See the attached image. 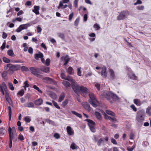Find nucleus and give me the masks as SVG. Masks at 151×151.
I'll return each instance as SVG.
<instances>
[{
	"instance_id": "nucleus-49",
	"label": "nucleus",
	"mask_w": 151,
	"mask_h": 151,
	"mask_svg": "<svg viewBox=\"0 0 151 151\" xmlns=\"http://www.w3.org/2000/svg\"><path fill=\"white\" fill-rule=\"evenodd\" d=\"M52 102L54 106L56 108L59 109H60V107L58 105V104L56 102L53 101H52Z\"/></svg>"
},
{
	"instance_id": "nucleus-3",
	"label": "nucleus",
	"mask_w": 151,
	"mask_h": 151,
	"mask_svg": "<svg viewBox=\"0 0 151 151\" xmlns=\"http://www.w3.org/2000/svg\"><path fill=\"white\" fill-rule=\"evenodd\" d=\"M69 81L71 82V86L74 92L77 95L79 93L80 89L81 88V86L76 84L75 81L73 79L68 80Z\"/></svg>"
},
{
	"instance_id": "nucleus-42",
	"label": "nucleus",
	"mask_w": 151,
	"mask_h": 151,
	"mask_svg": "<svg viewBox=\"0 0 151 151\" xmlns=\"http://www.w3.org/2000/svg\"><path fill=\"white\" fill-rule=\"evenodd\" d=\"M24 92V89H22L18 92L17 93V95H19L20 96H22L23 95Z\"/></svg>"
},
{
	"instance_id": "nucleus-21",
	"label": "nucleus",
	"mask_w": 151,
	"mask_h": 151,
	"mask_svg": "<svg viewBox=\"0 0 151 151\" xmlns=\"http://www.w3.org/2000/svg\"><path fill=\"white\" fill-rule=\"evenodd\" d=\"M62 83L66 88H68L71 86L70 84L67 81H64L62 82Z\"/></svg>"
},
{
	"instance_id": "nucleus-38",
	"label": "nucleus",
	"mask_w": 151,
	"mask_h": 151,
	"mask_svg": "<svg viewBox=\"0 0 151 151\" xmlns=\"http://www.w3.org/2000/svg\"><path fill=\"white\" fill-rule=\"evenodd\" d=\"M8 109L9 111V121H10L11 119L12 116V109L11 107L9 106H8Z\"/></svg>"
},
{
	"instance_id": "nucleus-39",
	"label": "nucleus",
	"mask_w": 151,
	"mask_h": 151,
	"mask_svg": "<svg viewBox=\"0 0 151 151\" xmlns=\"http://www.w3.org/2000/svg\"><path fill=\"white\" fill-rule=\"evenodd\" d=\"M13 132H12V139L14 141L16 142L17 140V137H15L14 136V133L16 132L15 130H13L12 131Z\"/></svg>"
},
{
	"instance_id": "nucleus-37",
	"label": "nucleus",
	"mask_w": 151,
	"mask_h": 151,
	"mask_svg": "<svg viewBox=\"0 0 151 151\" xmlns=\"http://www.w3.org/2000/svg\"><path fill=\"white\" fill-rule=\"evenodd\" d=\"M22 18L21 17H17L14 19H13L12 21V22L14 23L17 21L20 22L22 20Z\"/></svg>"
},
{
	"instance_id": "nucleus-53",
	"label": "nucleus",
	"mask_w": 151,
	"mask_h": 151,
	"mask_svg": "<svg viewBox=\"0 0 151 151\" xmlns=\"http://www.w3.org/2000/svg\"><path fill=\"white\" fill-rule=\"evenodd\" d=\"M24 88L25 90H26V88L28 87L29 86V85L28 83V81H26L24 83Z\"/></svg>"
},
{
	"instance_id": "nucleus-14",
	"label": "nucleus",
	"mask_w": 151,
	"mask_h": 151,
	"mask_svg": "<svg viewBox=\"0 0 151 151\" xmlns=\"http://www.w3.org/2000/svg\"><path fill=\"white\" fill-rule=\"evenodd\" d=\"M83 106L86 109L89 111L91 110L90 107L89 105L86 102H83Z\"/></svg>"
},
{
	"instance_id": "nucleus-20",
	"label": "nucleus",
	"mask_w": 151,
	"mask_h": 151,
	"mask_svg": "<svg viewBox=\"0 0 151 151\" xmlns=\"http://www.w3.org/2000/svg\"><path fill=\"white\" fill-rule=\"evenodd\" d=\"M0 89L2 88V89H3L5 91H8L7 86L4 82H2V86L0 84Z\"/></svg>"
},
{
	"instance_id": "nucleus-2",
	"label": "nucleus",
	"mask_w": 151,
	"mask_h": 151,
	"mask_svg": "<svg viewBox=\"0 0 151 151\" xmlns=\"http://www.w3.org/2000/svg\"><path fill=\"white\" fill-rule=\"evenodd\" d=\"M89 96L90 98L88 100L89 103L93 107H96L97 106V103L98 102L94 95L93 93H90Z\"/></svg>"
},
{
	"instance_id": "nucleus-12",
	"label": "nucleus",
	"mask_w": 151,
	"mask_h": 151,
	"mask_svg": "<svg viewBox=\"0 0 151 151\" xmlns=\"http://www.w3.org/2000/svg\"><path fill=\"white\" fill-rule=\"evenodd\" d=\"M40 69V71H42L46 73H49L50 71V68L45 66H42Z\"/></svg>"
},
{
	"instance_id": "nucleus-11",
	"label": "nucleus",
	"mask_w": 151,
	"mask_h": 151,
	"mask_svg": "<svg viewBox=\"0 0 151 151\" xmlns=\"http://www.w3.org/2000/svg\"><path fill=\"white\" fill-rule=\"evenodd\" d=\"M12 129L10 127H9L8 129V131L9 134V147L10 148H11L12 147Z\"/></svg>"
},
{
	"instance_id": "nucleus-35",
	"label": "nucleus",
	"mask_w": 151,
	"mask_h": 151,
	"mask_svg": "<svg viewBox=\"0 0 151 151\" xmlns=\"http://www.w3.org/2000/svg\"><path fill=\"white\" fill-rule=\"evenodd\" d=\"M146 113L149 116L151 115V106H149L147 108Z\"/></svg>"
},
{
	"instance_id": "nucleus-32",
	"label": "nucleus",
	"mask_w": 151,
	"mask_h": 151,
	"mask_svg": "<svg viewBox=\"0 0 151 151\" xmlns=\"http://www.w3.org/2000/svg\"><path fill=\"white\" fill-rule=\"evenodd\" d=\"M111 98L114 101H116L119 100V98L118 96L113 93H112Z\"/></svg>"
},
{
	"instance_id": "nucleus-55",
	"label": "nucleus",
	"mask_w": 151,
	"mask_h": 151,
	"mask_svg": "<svg viewBox=\"0 0 151 151\" xmlns=\"http://www.w3.org/2000/svg\"><path fill=\"white\" fill-rule=\"evenodd\" d=\"M81 68L79 67L77 69V74L78 76H81Z\"/></svg>"
},
{
	"instance_id": "nucleus-26",
	"label": "nucleus",
	"mask_w": 151,
	"mask_h": 151,
	"mask_svg": "<svg viewBox=\"0 0 151 151\" xmlns=\"http://www.w3.org/2000/svg\"><path fill=\"white\" fill-rule=\"evenodd\" d=\"M42 102L43 100L42 99H40L35 101L34 102V103L36 105L39 106L42 103Z\"/></svg>"
},
{
	"instance_id": "nucleus-5",
	"label": "nucleus",
	"mask_w": 151,
	"mask_h": 151,
	"mask_svg": "<svg viewBox=\"0 0 151 151\" xmlns=\"http://www.w3.org/2000/svg\"><path fill=\"white\" fill-rule=\"evenodd\" d=\"M129 14V11H122L117 17V19L119 20H123L127 17Z\"/></svg>"
},
{
	"instance_id": "nucleus-22",
	"label": "nucleus",
	"mask_w": 151,
	"mask_h": 151,
	"mask_svg": "<svg viewBox=\"0 0 151 151\" xmlns=\"http://www.w3.org/2000/svg\"><path fill=\"white\" fill-rule=\"evenodd\" d=\"M133 101L134 103L138 106H140L142 104L141 101L140 99H134Z\"/></svg>"
},
{
	"instance_id": "nucleus-13",
	"label": "nucleus",
	"mask_w": 151,
	"mask_h": 151,
	"mask_svg": "<svg viewBox=\"0 0 151 151\" xmlns=\"http://www.w3.org/2000/svg\"><path fill=\"white\" fill-rule=\"evenodd\" d=\"M68 134L70 135H72L74 134V131L72 129L70 126H68L66 128Z\"/></svg>"
},
{
	"instance_id": "nucleus-29",
	"label": "nucleus",
	"mask_w": 151,
	"mask_h": 151,
	"mask_svg": "<svg viewBox=\"0 0 151 151\" xmlns=\"http://www.w3.org/2000/svg\"><path fill=\"white\" fill-rule=\"evenodd\" d=\"M62 59L63 60L65 61V63L64 64V65H67V63L70 60V59L68 58V56L67 55L65 57H63Z\"/></svg>"
},
{
	"instance_id": "nucleus-34",
	"label": "nucleus",
	"mask_w": 151,
	"mask_h": 151,
	"mask_svg": "<svg viewBox=\"0 0 151 151\" xmlns=\"http://www.w3.org/2000/svg\"><path fill=\"white\" fill-rule=\"evenodd\" d=\"M71 112L73 114L76 116L77 117H78L79 118H82V116L81 114H79L75 111H71Z\"/></svg>"
},
{
	"instance_id": "nucleus-25",
	"label": "nucleus",
	"mask_w": 151,
	"mask_h": 151,
	"mask_svg": "<svg viewBox=\"0 0 151 151\" xmlns=\"http://www.w3.org/2000/svg\"><path fill=\"white\" fill-rule=\"evenodd\" d=\"M24 106L28 108H33L34 107V104L32 102L26 103L24 104Z\"/></svg>"
},
{
	"instance_id": "nucleus-24",
	"label": "nucleus",
	"mask_w": 151,
	"mask_h": 151,
	"mask_svg": "<svg viewBox=\"0 0 151 151\" xmlns=\"http://www.w3.org/2000/svg\"><path fill=\"white\" fill-rule=\"evenodd\" d=\"M128 76L130 78L133 80H136L137 79V77L133 73H129L128 74Z\"/></svg>"
},
{
	"instance_id": "nucleus-33",
	"label": "nucleus",
	"mask_w": 151,
	"mask_h": 151,
	"mask_svg": "<svg viewBox=\"0 0 151 151\" xmlns=\"http://www.w3.org/2000/svg\"><path fill=\"white\" fill-rule=\"evenodd\" d=\"M106 112L107 114L113 116H116L114 112L109 110H106Z\"/></svg>"
},
{
	"instance_id": "nucleus-8",
	"label": "nucleus",
	"mask_w": 151,
	"mask_h": 151,
	"mask_svg": "<svg viewBox=\"0 0 151 151\" xmlns=\"http://www.w3.org/2000/svg\"><path fill=\"white\" fill-rule=\"evenodd\" d=\"M19 69V68L16 65H12L11 64V65L9 66V70H7L8 72L11 71L14 72L18 70Z\"/></svg>"
},
{
	"instance_id": "nucleus-10",
	"label": "nucleus",
	"mask_w": 151,
	"mask_h": 151,
	"mask_svg": "<svg viewBox=\"0 0 151 151\" xmlns=\"http://www.w3.org/2000/svg\"><path fill=\"white\" fill-rule=\"evenodd\" d=\"M101 74L103 77L105 78L107 76V73L106 71V68L105 66H103L101 68Z\"/></svg>"
},
{
	"instance_id": "nucleus-17",
	"label": "nucleus",
	"mask_w": 151,
	"mask_h": 151,
	"mask_svg": "<svg viewBox=\"0 0 151 151\" xmlns=\"http://www.w3.org/2000/svg\"><path fill=\"white\" fill-rule=\"evenodd\" d=\"M42 57H43V55L40 51L38 53L36 54L35 55V58L36 60H38V58H41Z\"/></svg>"
},
{
	"instance_id": "nucleus-6",
	"label": "nucleus",
	"mask_w": 151,
	"mask_h": 151,
	"mask_svg": "<svg viewBox=\"0 0 151 151\" xmlns=\"http://www.w3.org/2000/svg\"><path fill=\"white\" fill-rule=\"evenodd\" d=\"M44 82L56 85V82L52 78L48 77H45L42 78Z\"/></svg>"
},
{
	"instance_id": "nucleus-27",
	"label": "nucleus",
	"mask_w": 151,
	"mask_h": 151,
	"mask_svg": "<svg viewBox=\"0 0 151 151\" xmlns=\"http://www.w3.org/2000/svg\"><path fill=\"white\" fill-rule=\"evenodd\" d=\"M65 93L64 92H62L60 95L59 99L58 102H60L63 100L65 97Z\"/></svg>"
},
{
	"instance_id": "nucleus-45",
	"label": "nucleus",
	"mask_w": 151,
	"mask_h": 151,
	"mask_svg": "<svg viewBox=\"0 0 151 151\" xmlns=\"http://www.w3.org/2000/svg\"><path fill=\"white\" fill-rule=\"evenodd\" d=\"M8 86L9 88L12 91L14 90V88L13 86V85L11 83L9 82L8 83Z\"/></svg>"
},
{
	"instance_id": "nucleus-64",
	"label": "nucleus",
	"mask_w": 151,
	"mask_h": 151,
	"mask_svg": "<svg viewBox=\"0 0 151 151\" xmlns=\"http://www.w3.org/2000/svg\"><path fill=\"white\" fill-rule=\"evenodd\" d=\"M7 72H8L7 71H4L2 73V76L3 78H4L7 75Z\"/></svg>"
},
{
	"instance_id": "nucleus-16",
	"label": "nucleus",
	"mask_w": 151,
	"mask_h": 151,
	"mask_svg": "<svg viewBox=\"0 0 151 151\" xmlns=\"http://www.w3.org/2000/svg\"><path fill=\"white\" fill-rule=\"evenodd\" d=\"M69 1L70 0H63L62 1H60L59 6L58 7V9H59L60 8H62V7L63 6V3H67L69 2Z\"/></svg>"
},
{
	"instance_id": "nucleus-44",
	"label": "nucleus",
	"mask_w": 151,
	"mask_h": 151,
	"mask_svg": "<svg viewBox=\"0 0 151 151\" xmlns=\"http://www.w3.org/2000/svg\"><path fill=\"white\" fill-rule=\"evenodd\" d=\"M7 53L8 55L10 56H13L14 55V53L12 50H8Z\"/></svg>"
},
{
	"instance_id": "nucleus-47",
	"label": "nucleus",
	"mask_w": 151,
	"mask_h": 151,
	"mask_svg": "<svg viewBox=\"0 0 151 151\" xmlns=\"http://www.w3.org/2000/svg\"><path fill=\"white\" fill-rule=\"evenodd\" d=\"M33 87L35 89L37 90L39 93H42V91L40 90L39 87L37 86L36 85H34Z\"/></svg>"
},
{
	"instance_id": "nucleus-57",
	"label": "nucleus",
	"mask_w": 151,
	"mask_h": 151,
	"mask_svg": "<svg viewBox=\"0 0 151 151\" xmlns=\"http://www.w3.org/2000/svg\"><path fill=\"white\" fill-rule=\"evenodd\" d=\"M45 121L47 122L49 124H54V122L50 120L49 119H46Z\"/></svg>"
},
{
	"instance_id": "nucleus-48",
	"label": "nucleus",
	"mask_w": 151,
	"mask_h": 151,
	"mask_svg": "<svg viewBox=\"0 0 151 151\" xmlns=\"http://www.w3.org/2000/svg\"><path fill=\"white\" fill-rule=\"evenodd\" d=\"M80 20V17H78L74 22V25L76 26H78Z\"/></svg>"
},
{
	"instance_id": "nucleus-46",
	"label": "nucleus",
	"mask_w": 151,
	"mask_h": 151,
	"mask_svg": "<svg viewBox=\"0 0 151 151\" xmlns=\"http://www.w3.org/2000/svg\"><path fill=\"white\" fill-rule=\"evenodd\" d=\"M95 126V125H93L89 127L90 130L92 132L94 133L96 131Z\"/></svg>"
},
{
	"instance_id": "nucleus-52",
	"label": "nucleus",
	"mask_w": 151,
	"mask_h": 151,
	"mask_svg": "<svg viewBox=\"0 0 151 151\" xmlns=\"http://www.w3.org/2000/svg\"><path fill=\"white\" fill-rule=\"evenodd\" d=\"M68 102V99H66L62 103V105L63 107H65L67 104Z\"/></svg>"
},
{
	"instance_id": "nucleus-31",
	"label": "nucleus",
	"mask_w": 151,
	"mask_h": 151,
	"mask_svg": "<svg viewBox=\"0 0 151 151\" xmlns=\"http://www.w3.org/2000/svg\"><path fill=\"white\" fill-rule=\"evenodd\" d=\"M29 24H22L20 25V26L21 27V28L22 29V30H23L24 29H27L28 27L29 26Z\"/></svg>"
},
{
	"instance_id": "nucleus-4",
	"label": "nucleus",
	"mask_w": 151,
	"mask_h": 151,
	"mask_svg": "<svg viewBox=\"0 0 151 151\" xmlns=\"http://www.w3.org/2000/svg\"><path fill=\"white\" fill-rule=\"evenodd\" d=\"M29 70L31 73L35 76L39 78H40L42 76L39 74L41 73L40 69L39 68L35 67H31Z\"/></svg>"
},
{
	"instance_id": "nucleus-19",
	"label": "nucleus",
	"mask_w": 151,
	"mask_h": 151,
	"mask_svg": "<svg viewBox=\"0 0 151 151\" xmlns=\"http://www.w3.org/2000/svg\"><path fill=\"white\" fill-rule=\"evenodd\" d=\"M105 117L107 119L109 120L112 122H115L117 121L116 119L114 117V116L111 117L110 116H108L106 115V114L105 115Z\"/></svg>"
},
{
	"instance_id": "nucleus-15",
	"label": "nucleus",
	"mask_w": 151,
	"mask_h": 151,
	"mask_svg": "<svg viewBox=\"0 0 151 151\" xmlns=\"http://www.w3.org/2000/svg\"><path fill=\"white\" fill-rule=\"evenodd\" d=\"M40 8V7L39 6H34V9L32 10V12L37 15L39 14H40L39 11Z\"/></svg>"
},
{
	"instance_id": "nucleus-59",
	"label": "nucleus",
	"mask_w": 151,
	"mask_h": 151,
	"mask_svg": "<svg viewBox=\"0 0 151 151\" xmlns=\"http://www.w3.org/2000/svg\"><path fill=\"white\" fill-rule=\"evenodd\" d=\"M50 60L49 58L47 59L45 61V65L47 66H48L50 64Z\"/></svg>"
},
{
	"instance_id": "nucleus-40",
	"label": "nucleus",
	"mask_w": 151,
	"mask_h": 151,
	"mask_svg": "<svg viewBox=\"0 0 151 151\" xmlns=\"http://www.w3.org/2000/svg\"><path fill=\"white\" fill-rule=\"evenodd\" d=\"M67 71L69 74H71L73 72V69L70 66L68 69H67Z\"/></svg>"
},
{
	"instance_id": "nucleus-54",
	"label": "nucleus",
	"mask_w": 151,
	"mask_h": 151,
	"mask_svg": "<svg viewBox=\"0 0 151 151\" xmlns=\"http://www.w3.org/2000/svg\"><path fill=\"white\" fill-rule=\"evenodd\" d=\"M24 120L26 122L29 123L30 122L31 119L30 118V117L29 116H27L24 118Z\"/></svg>"
},
{
	"instance_id": "nucleus-62",
	"label": "nucleus",
	"mask_w": 151,
	"mask_h": 151,
	"mask_svg": "<svg viewBox=\"0 0 151 151\" xmlns=\"http://www.w3.org/2000/svg\"><path fill=\"white\" fill-rule=\"evenodd\" d=\"M131 108L134 111H137V108L135 107V106L132 104L130 106Z\"/></svg>"
},
{
	"instance_id": "nucleus-58",
	"label": "nucleus",
	"mask_w": 151,
	"mask_h": 151,
	"mask_svg": "<svg viewBox=\"0 0 151 151\" xmlns=\"http://www.w3.org/2000/svg\"><path fill=\"white\" fill-rule=\"evenodd\" d=\"M3 59L4 62L5 63H9L10 62V60L8 59L6 57H4Z\"/></svg>"
},
{
	"instance_id": "nucleus-36",
	"label": "nucleus",
	"mask_w": 151,
	"mask_h": 151,
	"mask_svg": "<svg viewBox=\"0 0 151 151\" xmlns=\"http://www.w3.org/2000/svg\"><path fill=\"white\" fill-rule=\"evenodd\" d=\"M50 97L53 99H56L57 97V96L56 94L53 92H50Z\"/></svg>"
},
{
	"instance_id": "nucleus-30",
	"label": "nucleus",
	"mask_w": 151,
	"mask_h": 151,
	"mask_svg": "<svg viewBox=\"0 0 151 151\" xmlns=\"http://www.w3.org/2000/svg\"><path fill=\"white\" fill-rule=\"evenodd\" d=\"M95 114L97 118L99 120H101V119L102 117L100 113L97 111H95Z\"/></svg>"
},
{
	"instance_id": "nucleus-56",
	"label": "nucleus",
	"mask_w": 151,
	"mask_h": 151,
	"mask_svg": "<svg viewBox=\"0 0 151 151\" xmlns=\"http://www.w3.org/2000/svg\"><path fill=\"white\" fill-rule=\"evenodd\" d=\"M94 28H95L96 30H98L100 28V27L99 25L97 24H95L93 25Z\"/></svg>"
},
{
	"instance_id": "nucleus-9",
	"label": "nucleus",
	"mask_w": 151,
	"mask_h": 151,
	"mask_svg": "<svg viewBox=\"0 0 151 151\" xmlns=\"http://www.w3.org/2000/svg\"><path fill=\"white\" fill-rule=\"evenodd\" d=\"M109 140L108 137H106L105 138L101 137L97 141V145L98 146H100L101 143L104 142V141L107 142Z\"/></svg>"
},
{
	"instance_id": "nucleus-7",
	"label": "nucleus",
	"mask_w": 151,
	"mask_h": 151,
	"mask_svg": "<svg viewBox=\"0 0 151 151\" xmlns=\"http://www.w3.org/2000/svg\"><path fill=\"white\" fill-rule=\"evenodd\" d=\"M88 91L87 88L83 86H81V88L80 89L79 92L81 93L82 96H84V95L87 93Z\"/></svg>"
},
{
	"instance_id": "nucleus-60",
	"label": "nucleus",
	"mask_w": 151,
	"mask_h": 151,
	"mask_svg": "<svg viewBox=\"0 0 151 151\" xmlns=\"http://www.w3.org/2000/svg\"><path fill=\"white\" fill-rule=\"evenodd\" d=\"M144 6L142 5L139 6L137 7V9L139 10H143L144 9Z\"/></svg>"
},
{
	"instance_id": "nucleus-1",
	"label": "nucleus",
	"mask_w": 151,
	"mask_h": 151,
	"mask_svg": "<svg viewBox=\"0 0 151 151\" xmlns=\"http://www.w3.org/2000/svg\"><path fill=\"white\" fill-rule=\"evenodd\" d=\"M145 113L143 110L138 111L137 113L136 120L138 122H142L145 119Z\"/></svg>"
},
{
	"instance_id": "nucleus-28",
	"label": "nucleus",
	"mask_w": 151,
	"mask_h": 151,
	"mask_svg": "<svg viewBox=\"0 0 151 151\" xmlns=\"http://www.w3.org/2000/svg\"><path fill=\"white\" fill-rule=\"evenodd\" d=\"M112 93L111 92H108L106 93L105 97L107 100H109L111 98Z\"/></svg>"
},
{
	"instance_id": "nucleus-63",
	"label": "nucleus",
	"mask_w": 151,
	"mask_h": 151,
	"mask_svg": "<svg viewBox=\"0 0 151 151\" xmlns=\"http://www.w3.org/2000/svg\"><path fill=\"white\" fill-rule=\"evenodd\" d=\"M22 70L25 71H27L29 70L28 68L26 67L23 66L21 68Z\"/></svg>"
},
{
	"instance_id": "nucleus-18",
	"label": "nucleus",
	"mask_w": 151,
	"mask_h": 151,
	"mask_svg": "<svg viewBox=\"0 0 151 151\" xmlns=\"http://www.w3.org/2000/svg\"><path fill=\"white\" fill-rule=\"evenodd\" d=\"M85 121L88 122V124L89 126V127L93 125H96V124L95 122L91 119H87L85 120Z\"/></svg>"
},
{
	"instance_id": "nucleus-23",
	"label": "nucleus",
	"mask_w": 151,
	"mask_h": 151,
	"mask_svg": "<svg viewBox=\"0 0 151 151\" xmlns=\"http://www.w3.org/2000/svg\"><path fill=\"white\" fill-rule=\"evenodd\" d=\"M109 72L110 73V78L113 80L115 78L114 72V70L111 69H109Z\"/></svg>"
},
{
	"instance_id": "nucleus-43",
	"label": "nucleus",
	"mask_w": 151,
	"mask_h": 151,
	"mask_svg": "<svg viewBox=\"0 0 151 151\" xmlns=\"http://www.w3.org/2000/svg\"><path fill=\"white\" fill-rule=\"evenodd\" d=\"M5 132V129L3 128H0V136H1L4 135Z\"/></svg>"
},
{
	"instance_id": "nucleus-51",
	"label": "nucleus",
	"mask_w": 151,
	"mask_h": 151,
	"mask_svg": "<svg viewBox=\"0 0 151 151\" xmlns=\"http://www.w3.org/2000/svg\"><path fill=\"white\" fill-rule=\"evenodd\" d=\"M18 139L21 141H22L24 140V138L23 136L21 133H20L18 137Z\"/></svg>"
},
{
	"instance_id": "nucleus-61",
	"label": "nucleus",
	"mask_w": 151,
	"mask_h": 151,
	"mask_svg": "<svg viewBox=\"0 0 151 151\" xmlns=\"http://www.w3.org/2000/svg\"><path fill=\"white\" fill-rule=\"evenodd\" d=\"M79 0H74L73 2V5L75 7L77 8L78 6V2Z\"/></svg>"
},
{
	"instance_id": "nucleus-41",
	"label": "nucleus",
	"mask_w": 151,
	"mask_h": 151,
	"mask_svg": "<svg viewBox=\"0 0 151 151\" xmlns=\"http://www.w3.org/2000/svg\"><path fill=\"white\" fill-rule=\"evenodd\" d=\"M70 148L73 150H74L77 149V146L75 144V143L73 142L70 146Z\"/></svg>"
},
{
	"instance_id": "nucleus-50",
	"label": "nucleus",
	"mask_w": 151,
	"mask_h": 151,
	"mask_svg": "<svg viewBox=\"0 0 151 151\" xmlns=\"http://www.w3.org/2000/svg\"><path fill=\"white\" fill-rule=\"evenodd\" d=\"M58 35L59 37L62 39L63 40L64 39L65 35L64 34L61 33H58Z\"/></svg>"
}]
</instances>
